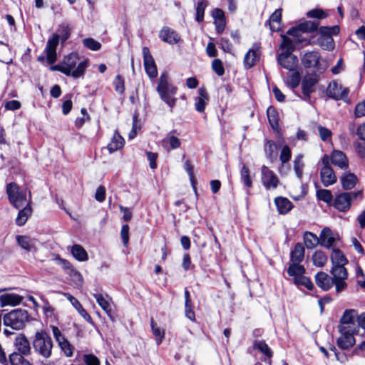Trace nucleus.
I'll list each match as a JSON object with an SVG mask.
<instances>
[{"instance_id":"1","label":"nucleus","mask_w":365,"mask_h":365,"mask_svg":"<svg viewBox=\"0 0 365 365\" xmlns=\"http://www.w3.org/2000/svg\"><path fill=\"white\" fill-rule=\"evenodd\" d=\"M177 86L173 85L169 79L167 73H163L158 80L157 91L161 98L170 108H173L176 103L177 99L173 96L177 93Z\"/></svg>"},{"instance_id":"2","label":"nucleus","mask_w":365,"mask_h":365,"mask_svg":"<svg viewBox=\"0 0 365 365\" xmlns=\"http://www.w3.org/2000/svg\"><path fill=\"white\" fill-rule=\"evenodd\" d=\"M33 347L36 353L46 359L51 356L53 341L45 330L41 329L36 332L33 341Z\"/></svg>"},{"instance_id":"3","label":"nucleus","mask_w":365,"mask_h":365,"mask_svg":"<svg viewBox=\"0 0 365 365\" xmlns=\"http://www.w3.org/2000/svg\"><path fill=\"white\" fill-rule=\"evenodd\" d=\"M3 320L5 326L15 330H20L29 321V315L25 309H16L4 314Z\"/></svg>"},{"instance_id":"4","label":"nucleus","mask_w":365,"mask_h":365,"mask_svg":"<svg viewBox=\"0 0 365 365\" xmlns=\"http://www.w3.org/2000/svg\"><path fill=\"white\" fill-rule=\"evenodd\" d=\"M6 194L9 202L16 208L19 210L26 201V191L21 190L16 182H10L6 185Z\"/></svg>"},{"instance_id":"5","label":"nucleus","mask_w":365,"mask_h":365,"mask_svg":"<svg viewBox=\"0 0 365 365\" xmlns=\"http://www.w3.org/2000/svg\"><path fill=\"white\" fill-rule=\"evenodd\" d=\"M359 196H362L361 191L341 192L336 195L333 200L332 205L340 212H346L351 207V201Z\"/></svg>"},{"instance_id":"6","label":"nucleus","mask_w":365,"mask_h":365,"mask_svg":"<svg viewBox=\"0 0 365 365\" xmlns=\"http://www.w3.org/2000/svg\"><path fill=\"white\" fill-rule=\"evenodd\" d=\"M345 265L332 266L330 273L332 275L334 282H335L336 292L340 293L344 291L347 287L345 280L348 277V272L344 267Z\"/></svg>"},{"instance_id":"7","label":"nucleus","mask_w":365,"mask_h":365,"mask_svg":"<svg viewBox=\"0 0 365 365\" xmlns=\"http://www.w3.org/2000/svg\"><path fill=\"white\" fill-rule=\"evenodd\" d=\"M349 327H338L341 336L336 340L337 346L342 350H349L356 343L354 334V329H349Z\"/></svg>"},{"instance_id":"8","label":"nucleus","mask_w":365,"mask_h":365,"mask_svg":"<svg viewBox=\"0 0 365 365\" xmlns=\"http://www.w3.org/2000/svg\"><path fill=\"white\" fill-rule=\"evenodd\" d=\"M319 81L318 76L315 73H312L304 77L302 81V99L305 101H309L311 94L315 91V85Z\"/></svg>"},{"instance_id":"9","label":"nucleus","mask_w":365,"mask_h":365,"mask_svg":"<svg viewBox=\"0 0 365 365\" xmlns=\"http://www.w3.org/2000/svg\"><path fill=\"white\" fill-rule=\"evenodd\" d=\"M87 66L88 62L86 61H81L78 64L75 70L70 72L68 69H66V68H64V65L62 62L59 64L51 66L50 67V70L52 71H60L66 76H72L74 78H78L85 73Z\"/></svg>"},{"instance_id":"10","label":"nucleus","mask_w":365,"mask_h":365,"mask_svg":"<svg viewBox=\"0 0 365 365\" xmlns=\"http://www.w3.org/2000/svg\"><path fill=\"white\" fill-rule=\"evenodd\" d=\"M322 56L317 51L306 52L301 58V63L305 68H314L317 71L321 68L320 60Z\"/></svg>"},{"instance_id":"11","label":"nucleus","mask_w":365,"mask_h":365,"mask_svg":"<svg viewBox=\"0 0 365 365\" xmlns=\"http://www.w3.org/2000/svg\"><path fill=\"white\" fill-rule=\"evenodd\" d=\"M60 41V35L53 34L48 39L45 52L46 53V60L48 64L52 65L57 59L56 48Z\"/></svg>"},{"instance_id":"12","label":"nucleus","mask_w":365,"mask_h":365,"mask_svg":"<svg viewBox=\"0 0 365 365\" xmlns=\"http://www.w3.org/2000/svg\"><path fill=\"white\" fill-rule=\"evenodd\" d=\"M277 60L282 68L289 71H294L298 67L299 59L292 53H280Z\"/></svg>"},{"instance_id":"13","label":"nucleus","mask_w":365,"mask_h":365,"mask_svg":"<svg viewBox=\"0 0 365 365\" xmlns=\"http://www.w3.org/2000/svg\"><path fill=\"white\" fill-rule=\"evenodd\" d=\"M143 64L146 73L150 78H154L158 76L157 66L154 58L147 46L143 47Z\"/></svg>"},{"instance_id":"14","label":"nucleus","mask_w":365,"mask_h":365,"mask_svg":"<svg viewBox=\"0 0 365 365\" xmlns=\"http://www.w3.org/2000/svg\"><path fill=\"white\" fill-rule=\"evenodd\" d=\"M342 87L341 85L338 84L336 81H332L330 83L326 90V94L330 98L334 100H345L348 98V95L349 93V89L348 88H344L342 91Z\"/></svg>"},{"instance_id":"15","label":"nucleus","mask_w":365,"mask_h":365,"mask_svg":"<svg viewBox=\"0 0 365 365\" xmlns=\"http://www.w3.org/2000/svg\"><path fill=\"white\" fill-rule=\"evenodd\" d=\"M261 171L262 182L266 190L276 188L279 182V180L274 173L265 165H262Z\"/></svg>"},{"instance_id":"16","label":"nucleus","mask_w":365,"mask_h":365,"mask_svg":"<svg viewBox=\"0 0 365 365\" xmlns=\"http://www.w3.org/2000/svg\"><path fill=\"white\" fill-rule=\"evenodd\" d=\"M357 316L355 309H346L340 319V324L338 327H349V329H354L356 331L355 322Z\"/></svg>"},{"instance_id":"17","label":"nucleus","mask_w":365,"mask_h":365,"mask_svg":"<svg viewBox=\"0 0 365 365\" xmlns=\"http://www.w3.org/2000/svg\"><path fill=\"white\" fill-rule=\"evenodd\" d=\"M159 38L164 42L173 45L180 41V35L173 29L163 26L159 33Z\"/></svg>"},{"instance_id":"18","label":"nucleus","mask_w":365,"mask_h":365,"mask_svg":"<svg viewBox=\"0 0 365 365\" xmlns=\"http://www.w3.org/2000/svg\"><path fill=\"white\" fill-rule=\"evenodd\" d=\"M315 282L319 288L325 292L329 291L334 284L335 285V282H334L332 277L322 271L316 274Z\"/></svg>"},{"instance_id":"19","label":"nucleus","mask_w":365,"mask_h":365,"mask_svg":"<svg viewBox=\"0 0 365 365\" xmlns=\"http://www.w3.org/2000/svg\"><path fill=\"white\" fill-rule=\"evenodd\" d=\"M14 346L19 351L18 353L24 356L31 354L30 342L24 334H19L15 339Z\"/></svg>"},{"instance_id":"20","label":"nucleus","mask_w":365,"mask_h":365,"mask_svg":"<svg viewBox=\"0 0 365 365\" xmlns=\"http://www.w3.org/2000/svg\"><path fill=\"white\" fill-rule=\"evenodd\" d=\"M65 296L67 299L71 302L75 309L78 312L80 315L90 324L94 325V322L90 314L86 312V310L83 307L80 302L73 296L71 295L68 293H65Z\"/></svg>"},{"instance_id":"21","label":"nucleus","mask_w":365,"mask_h":365,"mask_svg":"<svg viewBox=\"0 0 365 365\" xmlns=\"http://www.w3.org/2000/svg\"><path fill=\"white\" fill-rule=\"evenodd\" d=\"M56 261V264L61 266L63 269L71 276L78 277L81 278V275L78 271H77L71 263L66 259L61 258L59 255H55L53 259Z\"/></svg>"},{"instance_id":"22","label":"nucleus","mask_w":365,"mask_h":365,"mask_svg":"<svg viewBox=\"0 0 365 365\" xmlns=\"http://www.w3.org/2000/svg\"><path fill=\"white\" fill-rule=\"evenodd\" d=\"M320 176L322 182L324 187H328L336 182V177L331 166L322 167Z\"/></svg>"},{"instance_id":"23","label":"nucleus","mask_w":365,"mask_h":365,"mask_svg":"<svg viewBox=\"0 0 365 365\" xmlns=\"http://www.w3.org/2000/svg\"><path fill=\"white\" fill-rule=\"evenodd\" d=\"M198 94L199 96L195 98V108L197 112L202 113L205 110L206 104L208 103L210 98L205 87H200L198 89Z\"/></svg>"},{"instance_id":"24","label":"nucleus","mask_w":365,"mask_h":365,"mask_svg":"<svg viewBox=\"0 0 365 365\" xmlns=\"http://www.w3.org/2000/svg\"><path fill=\"white\" fill-rule=\"evenodd\" d=\"M264 150L270 163H272L277 160L278 156L277 145L273 140H264Z\"/></svg>"},{"instance_id":"25","label":"nucleus","mask_w":365,"mask_h":365,"mask_svg":"<svg viewBox=\"0 0 365 365\" xmlns=\"http://www.w3.org/2000/svg\"><path fill=\"white\" fill-rule=\"evenodd\" d=\"M267 115L272 129L278 133L279 131V117L276 108L272 106H269L267 110Z\"/></svg>"},{"instance_id":"26","label":"nucleus","mask_w":365,"mask_h":365,"mask_svg":"<svg viewBox=\"0 0 365 365\" xmlns=\"http://www.w3.org/2000/svg\"><path fill=\"white\" fill-rule=\"evenodd\" d=\"M330 160L333 165H336L341 169H346L348 168L347 158L342 151L334 150L331 153Z\"/></svg>"},{"instance_id":"27","label":"nucleus","mask_w":365,"mask_h":365,"mask_svg":"<svg viewBox=\"0 0 365 365\" xmlns=\"http://www.w3.org/2000/svg\"><path fill=\"white\" fill-rule=\"evenodd\" d=\"M320 245L329 249L334 245L335 238L330 228L324 227L320 233Z\"/></svg>"},{"instance_id":"28","label":"nucleus","mask_w":365,"mask_h":365,"mask_svg":"<svg viewBox=\"0 0 365 365\" xmlns=\"http://www.w3.org/2000/svg\"><path fill=\"white\" fill-rule=\"evenodd\" d=\"M23 299V297L16 294H4L0 296V306L1 307L7 305L16 306Z\"/></svg>"},{"instance_id":"29","label":"nucleus","mask_w":365,"mask_h":365,"mask_svg":"<svg viewBox=\"0 0 365 365\" xmlns=\"http://www.w3.org/2000/svg\"><path fill=\"white\" fill-rule=\"evenodd\" d=\"M274 202L279 213L281 215H286L294 207L292 202L289 200L283 197H277L274 199Z\"/></svg>"},{"instance_id":"30","label":"nucleus","mask_w":365,"mask_h":365,"mask_svg":"<svg viewBox=\"0 0 365 365\" xmlns=\"http://www.w3.org/2000/svg\"><path fill=\"white\" fill-rule=\"evenodd\" d=\"M305 249L303 245L297 242L294 247V250L290 253V260L292 263L300 264L304 257Z\"/></svg>"},{"instance_id":"31","label":"nucleus","mask_w":365,"mask_h":365,"mask_svg":"<svg viewBox=\"0 0 365 365\" xmlns=\"http://www.w3.org/2000/svg\"><path fill=\"white\" fill-rule=\"evenodd\" d=\"M31 213L32 208L31 205V200H29L24 208L19 210L16 219V224L20 227L24 225Z\"/></svg>"},{"instance_id":"32","label":"nucleus","mask_w":365,"mask_h":365,"mask_svg":"<svg viewBox=\"0 0 365 365\" xmlns=\"http://www.w3.org/2000/svg\"><path fill=\"white\" fill-rule=\"evenodd\" d=\"M125 140L115 130L110 142L108 144L107 148L110 153L120 149L124 145Z\"/></svg>"},{"instance_id":"33","label":"nucleus","mask_w":365,"mask_h":365,"mask_svg":"<svg viewBox=\"0 0 365 365\" xmlns=\"http://www.w3.org/2000/svg\"><path fill=\"white\" fill-rule=\"evenodd\" d=\"M282 12V9H276L269 16V28L272 31H278L280 29Z\"/></svg>"},{"instance_id":"34","label":"nucleus","mask_w":365,"mask_h":365,"mask_svg":"<svg viewBox=\"0 0 365 365\" xmlns=\"http://www.w3.org/2000/svg\"><path fill=\"white\" fill-rule=\"evenodd\" d=\"M332 266L346 265L349 261L342 251L338 248H334L331 255Z\"/></svg>"},{"instance_id":"35","label":"nucleus","mask_w":365,"mask_h":365,"mask_svg":"<svg viewBox=\"0 0 365 365\" xmlns=\"http://www.w3.org/2000/svg\"><path fill=\"white\" fill-rule=\"evenodd\" d=\"M254 349H257L262 353L264 356L269 359V364L271 363V358L273 356V352L269 346L266 344L264 340H255L252 346Z\"/></svg>"},{"instance_id":"36","label":"nucleus","mask_w":365,"mask_h":365,"mask_svg":"<svg viewBox=\"0 0 365 365\" xmlns=\"http://www.w3.org/2000/svg\"><path fill=\"white\" fill-rule=\"evenodd\" d=\"M71 252L73 257L79 262H84L88 259L86 250L80 245H73L71 247Z\"/></svg>"},{"instance_id":"37","label":"nucleus","mask_w":365,"mask_h":365,"mask_svg":"<svg viewBox=\"0 0 365 365\" xmlns=\"http://www.w3.org/2000/svg\"><path fill=\"white\" fill-rule=\"evenodd\" d=\"M341 182L344 190H351L356 185L357 178L354 173H345L341 178Z\"/></svg>"},{"instance_id":"38","label":"nucleus","mask_w":365,"mask_h":365,"mask_svg":"<svg viewBox=\"0 0 365 365\" xmlns=\"http://www.w3.org/2000/svg\"><path fill=\"white\" fill-rule=\"evenodd\" d=\"M304 242L307 249H313L317 245H320V237H317V236L309 231H306L304 233Z\"/></svg>"},{"instance_id":"39","label":"nucleus","mask_w":365,"mask_h":365,"mask_svg":"<svg viewBox=\"0 0 365 365\" xmlns=\"http://www.w3.org/2000/svg\"><path fill=\"white\" fill-rule=\"evenodd\" d=\"M16 240L18 245L27 252H31L35 248L32 240L26 235H16Z\"/></svg>"},{"instance_id":"40","label":"nucleus","mask_w":365,"mask_h":365,"mask_svg":"<svg viewBox=\"0 0 365 365\" xmlns=\"http://www.w3.org/2000/svg\"><path fill=\"white\" fill-rule=\"evenodd\" d=\"M259 60V56L255 51L250 49L244 58V65L246 69L251 68Z\"/></svg>"},{"instance_id":"41","label":"nucleus","mask_w":365,"mask_h":365,"mask_svg":"<svg viewBox=\"0 0 365 365\" xmlns=\"http://www.w3.org/2000/svg\"><path fill=\"white\" fill-rule=\"evenodd\" d=\"M208 6L207 0H198L195 6V21L202 22L204 20L205 10Z\"/></svg>"},{"instance_id":"42","label":"nucleus","mask_w":365,"mask_h":365,"mask_svg":"<svg viewBox=\"0 0 365 365\" xmlns=\"http://www.w3.org/2000/svg\"><path fill=\"white\" fill-rule=\"evenodd\" d=\"M78 59V56L76 53H71L65 56L63 61L64 68H66V69H68L70 72H72L75 70L74 68L76 66Z\"/></svg>"},{"instance_id":"43","label":"nucleus","mask_w":365,"mask_h":365,"mask_svg":"<svg viewBox=\"0 0 365 365\" xmlns=\"http://www.w3.org/2000/svg\"><path fill=\"white\" fill-rule=\"evenodd\" d=\"M312 262L316 267H322L327 262L328 258L322 250H317L312 255Z\"/></svg>"},{"instance_id":"44","label":"nucleus","mask_w":365,"mask_h":365,"mask_svg":"<svg viewBox=\"0 0 365 365\" xmlns=\"http://www.w3.org/2000/svg\"><path fill=\"white\" fill-rule=\"evenodd\" d=\"M287 272L289 276L297 278L298 276H302L305 273V268L299 264L292 263L288 267Z\"/></svg>"},{"instance_id":"45","label":"nucleus","mask_w":365,"mask_h":365,"mask_svg":"<svg viewBox=\"0 0 365 365\" xmlns=\"http://www.w3.org/2000/svg\"><path fill=\"white\" fill-rule=\"evenodd\" d=\"M94 298L96 299L98 305L105 311V312L108 315L111 316V307L110 303L106 300L101 294H93Z\"/></svg>"},{"instance_id":"46","label":"nucleus","mask_w":365,"mask_h":365,"mask_svg":"<svg viewBox=\"0 0 365 365\" xmlns=\"http://www.w3.org/2000/svg\"><path fill=\"white\" fill-rule=\"evenodd\" d=\"M316 195L319 200L323 201L328 205L332 204V202L334 200L332 193L329 190H326V189L317 190Z\"/></svg>"},{"instance_id":"47","label":"nucleus","mask_w":365,"mask_h":365,"mask_svg":"<svg viewBox=\"0 0 365 365\" xmlns=\"http://www.w3.org/2000/svg\"><path fill=\"white\" fill-rule=\"evenodd\" d=\"M319 26V21H306L303 23L298 24V29L302 33L312 32L317 30Z\"/></svg>"},{"instance_id":"48","label":"nucleus","mask_w":365,"mask_h":365,"mask_svg":"<svg viewBox=\"0 0 365 365\" xmlns=\"http://www.w3.org/2000/svg\"><path fill=\"white\" fill-rule=\"evenodd\" d=\"M282 41L279 47L281 49L285 50L282 53H292L295 49V46L292 40L284 35H282Z\"/></svg>"},{"instance_id":"49","label":"nucleus","mask_w":365,"mask_h":365,"mask_svg":"<svg viewBox=\"0 0 365 365\" xmlns=\"http://www.w3.org/2000/svg\"><path fill=\"white\" fill-rule=\"evenodd\" d=\"M150 325L153 334L156 337L157 344H160L165 337V331L158 327L153 319H151Z\"/></svg>"},{"instance_id":"50","label":"nucleus","mask_w":365,"mask_h":365,"mask_svg":"<svg viewBox=\"0 0 365 365\" xmlns=\"http://www.w3.org/2000/svg\"><path fill=\"white\" fill-rule=\"evenodd\" d=\"M317 41L321 48L324 50L332 51L334 48V41L332 37H319Z\"/></svg>"},{"instance_id":"51","label":"nucleus","mask_w":365,"mask_h":365,"mask_svg":"<svg viewBox=\"0 0 365 365\" xmlns=\"http://www.w3.org/2000/svg\"><path fill=\"white\" fill-rule=\"evenodd\" d=\"M58 344L66 356L71 357L73 355V346L71 344L67 339L63 338V340H61L59 342H58Z\"/></svg>"},{"instance_id":"52","label":"nucleus","mask_w":365,"mask_h":365,"mask_svg":"<svg viewBox=\"0 0 365 365\" xmlns=\"http://www.w3.org/2000/svg\"><path fill=\"white\" fill-rule=\"evenodd\" d=\"M294 283L297 285L304 286L309 290H313L314 289V286L310 279L307 277L303 275L298 276L297 278H294Z\"/></svg>"},{"instance_id":"53","label":"nucleus","mask_w":365,"mask_h":365,"mask_svg":"<svg viewBox=\"0 0 365 365\" xmlns=\"http://www.w3.org/2000/svg\"><path fill=\"white\" fill-rule=\"evenodd\" d=\"M83 46L91 50V51H98L101 48V43L98 41L95 40L93 38H86L82 41Z\"/></svg>"},{"instance_id":"54","label":"nucleus","mask_w":365,"mask_h":365,"mask_svg":"<svg viewBox=\"0 0 365 365\" xmlns=\"http://www.w3.org/2000/svg\"><path fill=\"white\" fill-rule=\"evenodd\" d=\"M184 168L186 170V172L187 173V174L190 177V182L194 189V191H195L196 195H197V188L195 187V180L194 171H193L194 168L190 160H186L185 162Z\"/></svg>"},{"instance_id":"55","label":"nucleus","mask_w":365,"mask_h":365,"mask_svg":"<svg viewBox=\"0 0 365 365\" xmlns=\"http://www.w3.org/2000/svg\"><path fill=\"white\" fill-rule=\"evenodd\" d=\"M240 175H241V179H242V182H244V184L247 187H250L252 185V180H251L250 176V170L247 165H243V166L241 169V171H240Z\"/></svg>"},{"instance_id":"56","label":"nucleus","mask_w":365,"mask_h":365,"mask_svg":"<svg viewBox=\"0 0 365 365\" xmlns=\"http://www.w3.org/2000/svg\"><path fill=\"white\" fill-rule=\"evenodd\" d=\"M291 157L292 151L290 148L287 145H284L281 150L279 155V159L281 162L283 164L287 163L290 160Z\"/></svg>"},{"instance_id":"57","label":"nucleus","mask_w":365,"mask_h":365,"mask_svg":"<svg viewBox=\"0 0 365 365\" xmlns=\"http://www.w3.org/2000/svg\"><path fill=\"white\" fill-rule=\"evenodd\" d=\"M113 86L116 92L123 94L125 91L124 78L120 75H117L113 81Z\"/></svg>"},{"instance_id":"58","label":"nucleus","mask_w":365,"mask_h":365,"mask_svg":"<svg viewBox=\"0 0 365 365\" xmlns=\"http://www.w3.org/2000/svg\"><path fill=\"white\" fill-rule=\"evenodd\" d=\"M212 68L219 76H222L225 73V68L220 59L215 58L213 60L212 62Z\"/></svg>"},{"instance_id":"59","label":"nucleus","mask_w":365,"mask_h":365,"mask_svg":"<svg viewBox=\"0 0 365 365\" xmlns=\"http://www.w3.org/2000/svg\"><path fill=\"white\" fill-rule=\"evenodd\" d=\"M300 81V73L295 70L294 73L291 75L287 83L291 88L294 89L299 85Z\"/></svg>"},{"instance_id":"60","label":"nucleus","mask_w":365,"mask_h":365,"mask_svg":"<svg viewBox=\"0 0 365 365\" xmlns=\"http://www.w3.org/2000/svg\"><path fill=\"white\" fill-rule=\"evenodd\" d=\"M60 28V39L61 40V43H64L71 36V29L68 25L61 24L59 26Z\"/></svg>"},{"instance_id":"61","label":"nucleus","mask_w":365,"mask_h":365,"mask_svg":"<svg viewBox=\"0 0 365 365\" xmlns=\"http://www.w3.org/2000/svg\"><path fill=\"white\" fill-rule=\"evenodd\" d=\"M24 354L14 351L9 356V361L11 365H20L24 359Z\"/></svg>"},{"instance_id":"62","label":"nucleus","mask_w":365,"mask_h":365,"mask_svg":"<svg viewBox=\"0 0 365 365\" xmlns=\"http://www.w3.org/2000/svg\"><path fill=\"white\" fill-rule=\"evenodd\" d=\"M165 142L169 143L170 149H177L181 145L180 139L174 135H168V137L163 140V143Z\"/></svg>"},{"instance_id":"63","label":"nucleus","mask_w":365,"mask_h":365,"mask_svg":"<svg viewBox=\"0 0 365 365\" xmlns=\"http://www.w3.org/2000/svg\"><path fill=\"white\" fill-rule=\"evenodd\" d=\"M307 16L309 18H315L317 19H322L327 17L326 13L323 10L319 9H315L309 11L307 13Z\"/></svg>"},{"instance_id":"64","label":"nucleus","mask_w":365,"mask_h":365,"mask_svg":"<svg viewBox=\"0 0 365 365\" xmlns=\"http://www.w3.org/2000/svg\"><path fill=\"white\" fill-rule=\"evenodd\" d=\"M83 360L86 365H100L101 364L98 358L92 354H84Z\"/></svg>"}]
</instances>
